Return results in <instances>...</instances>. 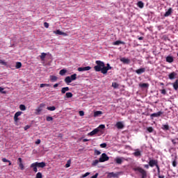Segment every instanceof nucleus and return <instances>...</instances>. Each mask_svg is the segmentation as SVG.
Returning <instances> with one entry per match:
<instances>
[{"mask_svg": "<svg viewBox=\"0 0 178 178\" xmlns=\"http://www.w3.org/2000/svg\"><path fill=\"white\" fill-rule=\"evenodd\" d=\"M95 63L97 65L94 67V70L95 72H101L102 74H106V73H108V70H112L109 63H107L106 66H105V63L101 60H96Z\"/></svg>", "mask_w": 178, "mask_h": 178, "instance_id": "obj_1", "label": "nucleus"}, {"mask_svg": "<svg viewBox=\"0 0 178 178\" xmlns=\"http://www.w3.org/2000/svg\"><path fill=\"white\" fill-rule=\"evenodd\" d=\"M47 166V164L45 163V162H35L33 163L31 165V168L33 169V172H35V173H37L38 172V169L37 168H45Z\"/></svg>", "mask_w": 178, "mask_h": 178, "instance_id": "obj_2", "label": "nucleus"}, {"mask_svg": "<svg viewBox=\"0 0 178 178\" xmlns=\"http://www.w3.org/2000/svg\"><path fill=\"white\" fill-rule=\"evenodd\" d=\"M106 161H109V156H102L99 160L93 161L92 165V166H97L99 162H106Z\"/></svg>", "mask_w": 178, "mask_h": 178, "instance_id": "obj_3", "label": "nucleus"}, {"mask_svg": "<svg viewBox=\"0 0 178 178\" xmlns=\"http://www.w3.org/2000/svg\"><path fill=\"white\" fill-rule=\"evenodd\" d=\"M135 170L136 172H139V173L141 174L142 178H146L147 177V171L140 167H137L135 168Z\"/></svg>", "mask_w": 178, "mask_h": 178, "instance_id": "obj_4", "label": "nucleus"}, {"mask_svg": "<svg viewBox=\"0 0 178 178\" xmlns=\"http://www.w3.org/2000/svg\"><path fill=\"white\" fill-rule=\"evenodd\" d=\"M44 106H45V104H40V106L35 109V115H40V113H41L42 111V108H44Z\"/></svg>", "mask_w": 178, "mask_h": 178, "instance_id": "obj_5", "label": "nucleus"}, {"mask_svg": "<svg viewBox=\"0 0 178 178\" xmlns=\"http://www.w3.org/2000/svg\"><path fill=\"white\" fill-rule=\"evenodd\" d=\"M119 176H120V173L119 172H108L107 177L111 178V177H115V178H119Z\"/></svg>", "mask_w": 178, "mask_h": 178, "instance_id": "obj_6", "label": "nucleus"}, {"mask_svg": "<svg viewBox=\"0 0 178 178\" xmlns=\"http://www.w3.org/2000/svg\"><path fill=\"white\" fill-rule=\"evenodd\" d=\"M23 113V112L22 111H18L17 113H15V115H14V121L15 122V123H17V122H19V120H20V119H19V116L22 115Z\"/></svg>", "mask_w": 178, "mask_h": 178, "instance_id": "obj_7", "label": "nucleus"}, {"mask_svg": "<svg viewBox=\"0 0 178 178\" xmlns=\"http://www.w3.org/2000/svg\"><path fill=\"white\" fill-rule=\"evenodd\" d=\"M161 115H163V112L159 111L157 113H154L150 115L151 119H154V118H159Z\"/></svg>", "mask_w": 178, "mask_h": 178, "instance_id": "obj_8", "label": "nucleus"}, {"mask_svg": "<svg viewBox=\"0 0 178 178\" xmlns=\"http://www.w3.org/2000/svg\"><path fill=\"white\" fill-rule=\"evenodd\" d=\"M88 70H91V67H81L78 68V72H87Z\"/></svg>", "mask_w": 178, "mask_h": 178, "instance_id": "obj_9", "label": "nucleus"}, {"mask_svg": "<svg viewBox=\"0 0 178 178\" xmlns=\"http://www.w3.org/2000/svg\"><path fill=\"white\" fill-rule=\"evenodd\" d=\"M54 34H56L57 35H64L66 36L67 35V33H65V32H63L62 31L58 29L56 31H53Z\"/></svg>", "mask_w": 178, "mask_h": 178, "instance_id": "obj_10", "label": "nucleus"}, {"mask_svg": "<svg viewBox=\"0 0 178 178\" xmlns=\"http://www.w3.org/2000/svg\"><path fill=\"white\" fill-rule=\"evenodd\" d=\"M17 163L21 170H24V165H23V161L22 160V158L18 159Z\"/></svg>", "mask_w": 178, "mask_h": 178, "instance_id": "obj_11", "label": "nucleus"}, {"mask_svg": "<svg viewBox=\"0 0 178 178\" xmlns=\"http://www.w3.org/2000/svg\"><path fill=\"white\" fill-rule=\"evenodd\" d=\"M173 13V9L172 8H170L167 12L164 14V17H169L170 15Z\"/></svg>", "mask_w": 178, "mask_h": 178, "instance_id": "obj_12", "label": "nucleus"}, {"mask_svg": "<svg viewBox=\"0 0 178 178\" xmlns=\"http://www.w3.org/2000/svg\"><path fill=\"white\" fill-rule=\"evenodd\" d=\"M115 127H117V129H122L124 128V125L123 124V123L122 122H118L115 124Z\"/></svg>", "mask_w": 178, "mask_h": 178, "instance_id": "obj_13", "label": "nucleus"}, {"mask_svg": "<svg viewBox=\"0 0 178 178\" xmlns=\"http://www.w3.org/2000/svg\"><path fill=\"white\" fill-rule=\"evenodd\" d=\"M157 163H158V161L156 160H150L149 162V166H151V168H154V166H156Z\"/></svg>", "mask_w": 178, "mask_h": 178, "instance_id": "obj_14", "label": "nucleus"}, {"mask_svg": "<svg viewBox=\"0 0 178 178\" xmlns=\"http://www.w3.org/2000/svg\"><path fill=\"white\" fill-rule=\"evenodd\" d=\"M165 60H166V62H168V63H172V62H174L175 59L173 58V56H168L166 57Z\"/></svg>", "mask_w": 178, "mask_h": 178, "instance_id": "obj_15", "label": "nucleus"}, {"mask_svg": "<svg viewBox=\"0 0 178 178\" xmlns=\"http://www.w3.org/2000/svg\"><path fill=\"white\" fill-rule=\"evenodd\" d=\"M136 73L137 74H143V73H145V68H140L136 70Z\"/></svg>", "mask_w": 178, "mask_h": 178, "instance_id": "obj_16", "label": "nucleus"}, {"mask_svg": "<svg viewBox=\"0 0 178 178\" xmlns=\"http://www.w3.org/2000/svg\"><path fill=\"white\" fill-rule=\"evenodd\" d=\"M176 76H177V74H176V72H171L168 75V77H169L170 80H173V79H175V77H176Z\"/></svg>", "mask_w": 178, "mask_h": 178, "instance_id": "obj_17", "label": "nucleus"}, {"mask_svg": "<svg viewBox=\"0 0 178 178\" xmlns=\"http://www.w3.org/2000/svg\"><path fill=\"white\" fill-rule=\"evenodd\" d=\"M120 61L123 63H126L127 65H129V63H130V59L126 58H121Z\"/></svg>", "mask_w": 178, "mask_h": 178, "instance_id": "obj_18", "label": "nucleus"}, {"mask_svg": "<svg viewBox=\"0 0 178 178\" xmlns=\"http://www.w3.org/2000/svg\"><path fill=\"white\" fill-rule=\"evenodd\" d=\"M102 111H97L94 112V118H98L99 116H101V115H102Z\"/></svg>", "mask_w": 178, "mask_h": 178, "instance_id": "obj_19", "label": "nucleus"}, {"mask_svg": "<svg viewBox=\"0 0 178 178\" xmlns=\"http://www.w3.org/2000/svg\"><path fill=\"white\" fill-rule=\"evenodd\" d=\"M172 87L175 91L178 90V79H177L175 83H172Z\"/></svg>", "mask_w": 178, "mask_h": 178, "instance_id": "obj_20", "label": "nucleus"}, {"mask_svg": "<svg viewBox=\"0 0 178 178\" xmlns=\"http://www.w3.org/2000/svg\"><path fill=\"white\" fill-rule=\"evenodd\" d=\"M98 131H99V129L98 128H96L89 134V136H95V134H97Z\"/></svg>", "mask_w": 178, "mask_h": 178, "instance_id": "obj_21", "label": "nucleus"}, {"mask_svg": "<svg viewBox=\"0 0 178 178\" xmlns=\"http://www.w3.org/2000/svg\"><path fill=\"white\" fill-rule=\"evenodd\" d=\"M134 155L135 156H141V151L140 149H136L134 152Z\"/></svg>", "mask_w": 178, "mask_h": 178, "instance_id": "obj_22", "label": "nucleus"}, {"mask_svg": "<svg viewBox=\"0 0 178 178\" xmlns=\"http://www.w3.org/2000/svg\"><path fill=\"white\" fill-rule=\"evenodd\" d=\"M137 6L138 8H140V9H143V8H144V3L141 1H140L137 3Z\"/></svg>", "mask_w": 178, "mask_h": 178, "instance_id": "obj_23", "label": "nucleus"}, {"mask_svg": "<svg viewBox=\"0 0 178 178\" xmlns=\"http://www.w3.org/2000/svg\"><path fill=\"white\" fill-rule=\"evenodd\" d=\"M120 44H124V42L117 40L113 43V45H120Z\"/></svg>", "mask_w": 178, "mask_h": 178, "instance_id": "obj_24", "label": "nucleus"}, {"mask_svg": "<svg viewBox=\"0 0 178 178\" xmlns=\"http://www.w3.org/2000/svg\"><path fill=\"white\" fill-rule=\"evenodd\" d=\"M50 80L54 83L58 80V78L56 77V76L51 75Z\"/></svg>", "mask_w": 178, "mask_h": 178, "instance_id": "obj_25", "label": "nucleus"}, {"mask_svg": "<svg viewBox=\"0 0 178 178\" xmlns=\"http://www.w3.org/2000/svg\"><path fill=\"white\" fill-rule=\"evenodd\" d=\"M149 84L148 83H140L139 85V86L141 88H148L149 87Z\"/></svg>", "mask_w": 178, "mask_h": 178, "instance_id": "obj_26", "label": "nucleus"}, {"mask_svg": "<svg viewBox=\"0 0 178 178\" xmlns=\"http://www.w3.org/2000/svg\"><path fill=\"white\" fill-rule=\"evenodd\" d=\"M65 82L67 83V84H69V83H72V79L70 78V76L65 77Z\"/></svg>", "mask_w": 178, "mask_h": 178, "instance_id": "obj_27", "label": "nucleus"}, {"mask_svg": "<svg viewBox=\"0 0 178 178\" xmlns=\"http://www.w3.org/2000/svg\"><path fill=\"white\" fill-rule=\"evenodd\" d=\"M41 60H45V56H47L46 53H42L40 56H39Z\"/></svg>", "mask_w": 178, "mask_h": 178, "instance_id": "obj_28", "label": "nucleus"}, {"mask_svg": "<svg viewBox=\"0 0 178 178\" xmlns=\"http://www.w3.org/2000/svg\"><path fill=\"white\" fill-rule=\"evenodd\" d=\"M69 87H65V88H63L62 89H61V92L63 93V94H65L66 93V91H69Z\"/></svg>", "mask_w": 178, "mask_h": 178, "instance_id": "obj_29", "label": "nucleus"}, {"mask_svg": "<svg viewBox=\"0 0 178 178\" xmlns=\"http://www.w3.org/2000/svg\"><path fill=\"white\" fill-rule=\"evenodd\" d=\"M115 162L118 165H122V162H123V161L120 158H117L115 159Z\"/></svg>", "mask_w": 178, "mask_h": 178, "instance_id": "obj_30", "label": "nucleus"}, {"mask_svg": "<svg viewBox=\"0 0 178 178\" xmlns=\"http://www.w3.org/2000/svg\"><path fill=\"white\" fill-rule=\"evenodd\" d=\"M72 81L76 80V79H77V74H74L72 75H71V76H70Z\"/></svg>", "mask_w": 178, "mask_h": 178, "instance_id": "obj_31", "label": "nucleus"}, {"mask_svg": "<svg viewBox=\"0 0 178 178\" xmlns=\"http://www.w3.org/2000/svg\"><path fill=\"white\" fill-rule=\"evenodd\" d=\"M66 98H72L73 97V94L70 92H68L65 94Z\"/></svg>", "mask_w": 178, "mask_h": 178, "instance_id": "obj_32", "label": "nucleus"}, {"mask_svg": "<svg viewBox=\"0 0 178 178\" xmlns=\"http://www.w3.org/2000/svg\"><path fill=\"white\" fill-rule=\"evenodd\" d=\"M67 72V71L66 70H61L59 72V74H60V76H65Z\"/></svg>", "mask_w": 178, "mask_h": 178, "instance_id": "obj_33", "label": "nucleus"}, {"mask_svg": "<svg viewBox=\"0 0 178 178\" xmlns=\"http://www.w3.org/2000/svg\"><path fill=\"white\" fill-rule=\"evenodd\" d=\"M19 109H20V111H26V107L24 104H20L19 105Z\"/></svg>", "mask_w": 178, "mask_h": 178, "instance_id": "obj_34", "label": "nucleus"}, {"mask_svg": "<svg viewBox=\"0 0 178 178\" xmlns=\"http://www.w3.org/2000/svg\"><path fill=\"white\" fill-rule=\"evenodd\" d=\"M47 109L48 111H54L56 109V107H55L54 106H49L47 108Z\"/></svg>", "mask_w": 178, "mask_h": 178, "instance_id": "obj_35", "label": "nucleus"}, {"mask_svg": "<svg viewBox=\"0 0 178 178\" xmlns=\"http://www.w3.org/2000/svg\"><path fill=\"white\" fill-rule=\"evenodd\" d=\"M20 67H22V63L20 62H17L16 65H15V68L16 69H20Z\"/></svg>", "mask_w": 178, "mask_h": 178, "instance_id": "obj_36", "label": "nucleus"}, {"mask_svg": "<svg viewBox=\"0 0 178 178\" xmlns=\"http://www.w3.org/2000/svg\"><path fill=\"white\" fill-rule=\"evenodd\" d=\"M72 163V161L70 159L67 161V163L65 164V168H70V165Z\"/></svg>", "mask_w": 178, "mask_h": 178, "instance_id": "obj_37", "label": "nucleus"}, {"mask_svg": "<svg viewBox=\"0 0 178 178\" xmlns=\"http://www.w3.org/2000/svg\"><path fill=\"white\" fill-rule=\"evenodd\" d=\"M40 87V88H42L43 87H50V85L48 83H41Z\"/></svg>", "mask_w": 178, "mask_h": 178, "instance_id": "obj_38", "label": "nucleus"}, {"mask_svg": "<svg viewBox=\"0 0 178 178\" xmlns=\"http://www.w3.org/2000/svg\"><path fill=\"white\" fill-rule=\"evenodd\" d=\"M162 129H163V130H169V125L164 124V125H163Z\"/></svg>", "mask_w": 178, "mask_h": 178, "instance_id": "obj_39", "label": "nucleus"}, {"mask_svg": "<svg viewBox=\"0 0 178 178\" xmlns=\"http://www.w3.org/2000/svg\"><path fill=\"white\" fill-rule=\"evenodd\" d=\"M35 178H42V173H41V172H38V173L36 174Z\"/></svg>", "mask_w": 178, "mask_h": 178, "instance_id": "obj_40", "label": "nucleus"}, {"mask_svg": "<svg viewBox=\"0 0 178 178\" xmlns=\"http://www.w3.org/2000/svg\"><path fill=\"white\" fill-rule=\"evenodd\" d=\"M47 122H51V120H54V118L51 116H48L46 118Z\"/></svg>", "mask_w": 178, "mask_h": 178, "instance_id": "obj_41", "label": "nucleus"}, {"mask_svg": "<svg viewBox=\"0 0 178 178\" xmlns=\"http://www.w3.org/2000/svg\"><path fill=\"white\" fill-rule=\"evenodd\" d=\"M172 166L176 168L177 166V162L176 161V159L172 161Z\"/></svg>", "mask_w": 178, "mask_h": 178, "instance_id": "obj_42", "label": "nucleus"}, {"mask_svg": "<svg viewBox=\"0 0 178 178\" xmlns=\"http://www.w3.org/2000/svg\"><path fill=\"white\" fill-rule=\"evenodd\" d=\"M3 162H8L9 163V166H10V165H12V163L10 162V161L6 159H2Z\"/></svg>", "mask_w": 178, "mask_h": 178, "instance_id": "obj_43", "label": "nucleus"}, {"mask_svg": "<svg viewBox=\"0 0 178 178\" xmlns=\"http://www.w3.org/2000/svg\"><path fill=\"white\" fill-rule=\"evenodd\" d=\"M147 131H149V133H152V131H154V128H152V127H149L147 128Z\"/></svg>", "mask_w": 178, "mask_h": 178, "instance_id": "obj_44", "label": "nucleus"}, {"mask_svg": "<svg viewBox=\"0 0 178 178\" xmlns=\"http://www.w3.org/2000/svg\"><path fill=\"white\" fill-rule=\"evenodd\" d=\"M0 64L3 65V66H6L7 63L3 60H0Z\"/></svg>", "mask_w": 178, "mask_h": 178, "instance_id": "obj_45", "label": "nucleus"}, {"mask_svg": "<svg viewBox=\"0 0 178 178\" xmlns=\"http://www.w3.org/2000/svg\"><path fill=\"white\" fill-rule=\"evenodd\" d=\"M113 87L114 88H118V87H119V84H118L117 83H113Z\"/></svg>", "mask_w": 178, "mask_h": 178, "instance_id": "obj_46", "label": "nucleus"}, {"mask_svg": "<svg viewBox=\"0 0 178 178\" xmlns=\"http://www.w3.org/2000/svg\"><path fill=\"white\" fill-rule=\"evenodd\" d=\"M95 155H101V152L99 150H95Z\"/></svg>", "mask_w": 178, "mask_h": 178, "instance_id": "obj_47", "label": "nucleus"}, {"mask_svg": "<svg viewBox=\"0 0 178 178\" xmlns=\"http://www.w3.org/2000/svg\"><path fill=\"white\" fill-rule=\"evenodd\" d=\"M44 26L45 29H48L49 27V24H48V22H44Z\"/></svg>", "mask_w": 178, "mask_h": 178, "instance_id": "obj_48", "label": "nucleus"}, {"mask_svg": "<svg viewBox=\"0 0 178 178\" xmlns=\"http://www.w3.org/2000/svg\"><path fill=\"white\" fill-rule=\"evenodd\" d=\"M100 147H101L102 148H106V143H102V144L100 145Z\"/></svg>", "mask_w": 178, "mask_h": 178, "instance_id": "obj_49", "label": "nucleus"}, {"mask_svg": "<svg viewBox=\"0 0 178 178\" xmlns=\"http://www.w3.org/2000/svg\"><path fill=\"white\" fill-rule=\"evenodd\" d=\"M35 144H36L37 145H38L39 144H41V140L40 139H38L35 141Z\"/></svg>", "mask_w": 178, "mask_h": 178, "instance_id": "obj_50", "label": "nucleus"}, {"mask_svg": "<svg viewBox=\"0 0 178 178\" xmlns=\"http://www.w3.org/2000/svg\"><path fill=\"white\" fill-rule=\"evenodd\" d=\"M90 172H86L83 175H82V177H87V176H89Z\"/></svg>", "mask_w": 178, "mask_h": 178, "instance_id": "obj_51", "label": "nucleus"}, {"mask_svg": "<svg viewBox=\"0 0 178 178\" xmlns=\"http://www.w3.org/2000/svg\"><path fill=\"white\" fill-rule=\"evenodd\" d=\"M161 94H163V95H165V94H166V90L163 89L161 90Z\"/></svg>", "mask_w": 178, "mask_h": 178, "instance_id": "obj_52", "label": "nucleus"}, {"mask_svg": "<svg viewBox=\"0 0 178 178\" xmlns=\"http://www.w3.org/2000/svg\"><path fill=\"white\" fill-rule=\"evenodd\" d=\"M172 143L174 144V145H176L177 144V142H176V139H172Z\"/></svg>", "mask_w": 178, "mask_h": 178, "instance_id": "obj_53", "label": "nucleus"}, {"mask_svg": "<svg viewBox=\"0 0 178 178\" xmlns=\"http://www.w3.org/2000/svg\"><path fill=\"white\" fill-rule=\"evenodd\" d=\"M79 115H80L81 116H84V111H79Z\"/></svg>", "mask_w": 178, "mask_h": 178, "instance_id": "obj_54", "label": "nucleus"}, {"mask_svg": "<svg viewBox=\"0 0 178 178\" xmlns=\"http://www.w3.org/2000/svg\"><path fill=\"white\" fill-rule=\"evenodd\" d=\"M99 129H105V125L104 124H100L99 126Z\"/></svg>", "mask_w": 178, "mask_h": 178, "instance_id": "obj_55", "label": "nucleus"}, {"mask_svg": "<svg viewBox=\"0 0 178 178\" xmlns=\"http://www.w3.org/2000/svg\"><path fill=\"white\" fill-rule=\"evenodd\" d=\"M30 129V125H26L24 127V130H29Z\"/></svg>", "mask_w": 178, "mask_h": 178, "instance_id": "obj_56", "label": "nucleus"}, {"mask_svg": "<svg viewBox=\"0 0 178 178\" xmlns=\"http://www.w3.org/2000/svg\"><path fill=\"white\" fill-rule=\"evenodd\" d=\"M138 39L139 41H142V40H144V37H138Z\"/></svg>", "mask_w": 178, "mask_h": 178, "instance_id": "obj_57", "label": "nucleus"}, {"mask_svg": "<svg viewBox=\"0 0 178 178\" xmlns=\"http://www.w3.org/2000/svg\"><path fill=\"white\" fill-rule=\"evenodd\" d=\"M59 86V83H56L54 85V88H56Z\"/></svg>", "mask_w": 178, "mask_h": 178, "instance_id": "obj_58", "label": "nucleus"}, {"mask_svg": "<svg viewBox=\"0 0 178 178\" xmlns=\"http://www.w3.org/2000/svg\"><path fill=\"white\" fill-rule=\"evenodd\" d=\"M146 169H149V165H148V164L145 165L144 166Z\"/></svg>", "mask_w": 178, "mask_h": 178, "instance_id": "obj_59", "label": "nucleus"}, {"mask_svg": "<svg viewBox=\"0 0 178 178\" xmlns=\"http://www.w3.org/2000/svg\"><path fill=\"white\" fill-rule=\"evenodd\" d=\"M156 167L158 172H159V165H158V163L156 165Z\"/></svg>", "mask_w": 178, "mask_h": 178, "instance_id": "obj_60", "label": "nucleus"}, {"mask_svg": "<svg viewBox=\"0 0 178 178\" xmlns=\"http://www.w3.org/2000/svg\"><path fill=\"white\" fill-rule=\"evenodd\" d=\"M159 178H165V176H163V175H159Z\"/></svg>", "mask_w": 178, "mask_h": 178, "instance_id": "obj_61", "label": "nucleus"}, {"mask_svg": "<svg viewBox=\"0 0 178 178\" xmlns=\"http://www.w3.org/2000/svg\"><path fill=\"white\" fill-rule=\"evenodd\" d=\"M101 156H106V154L103 153Z\"/></svg>", "mask_w": 178, "mask_h": 178, "instance_id": "obj_62", "label": "nucleus"}, {"mask_svg": "<svg viewBox=\"0 0 178 178\" xmlns=\"http://www.w3.org/2000/svg\"><path fill=\"white\" fill-rule=\"evenodd\" d=\"M1 91H3V88H1V87H0V92H1Z\"/></svg>", "mask_w": 178, "mask_h": 178, "instance_id": "obj_63", "label": "nucleus"}, {"mask_svg": "<svg viewBox=\"0 0 178 178\" xmlns=\"http://www.w3.org/2000/svg\"><path fill=\"white\" fill-rule=\"evenodd\" d=\"M86 141H88L87 139H83V143H86Z\"/></svg>", "mask_w": 178, "mask_h": 178, "instance_id": "obj_64", "label": "nucleus"}]
</instances>
